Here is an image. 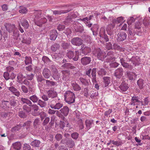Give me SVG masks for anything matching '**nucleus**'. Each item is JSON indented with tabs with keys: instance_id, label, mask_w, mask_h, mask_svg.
I'll use <instances>...</instances> for the list:
<instances>
[{
	"instance_id": "obj_1",
	"label": "nucleus",
	"mask_w": 150,
	"mask_h": 150,
	"mask_svg": "<svg viewBox=\"0 0 150 150\" xmlns=\"http://www.w3.org/2000/svg\"><path fill=\"white\" fill-rule=\"evenodd\" d=\"M123 17L121 16L117 18L116 19H113L112 20V24H110L108 25V27L106 28V31H107L108 34L110 35H111L112 34V31H111V30L115 27V23H120L123 22Z\"/></svg>"
},
{
	"instance_id": "obj_2",
	"label": "nucleus",
	"mask_w": 150,
	"mask_h": 150,
	"mask_svg": "<svg viewBox=\"0 0 150 150\" xmlns=\"http://www.w3.org/2000/svg\"><path fill=\"white\" fill-rule=\"evenodd\" d=\"M64 99L66 102L69 104L74 103L75 101V95L70 91H67L64 95Z\"/></svg>"
},
{
	"instance_id": "obj_3",
	"label": "nucleus",
	"mask_w": 150,
	"mask_h": 150,
	"mask_svg": "<svg viewBox=\"0 0 150 150\" xmlns=\"http://www.w3.org/2000/svg\"><path fill=\"white\" fill-rule=\"evenodd\" d=\"M48 105L51 108L54 110H59L62 108L63 104L60 102L57 103L55 99L50 100L48 103Z\"/></svg>"
},
{
	"instance_id": "obj_4",
	"label": "nucleus",
	"mask_w": 150,
	"mask_h": 150,
	"mask_svg": "<svg viewBox=\"0 0 150 150\" xmlns=\"http://www.w3.org/2000/svg\"><path fill=\"white\" fill-rule=\"evenodd\" d=\"M93 55L99 60H102L104 57V52L99 48H94L92 52Z\"/></svg>"
},
{
	"instance_id": "obj_5",
	"label": "nucleus",
	"mask_w": 150,
	"mask_h": 150,
	"mask_svg": "<svg viewBox=\"0 0 150 150\" xmlns=\"http://www.w3.org/2000/svg\"><path fill=\"white\" fill-rule=\"evenodd\" d=\"M80 51V55L84 56L90 53L91 51V49L90 47L85 46L84 44H83L81 46V48Z\"/></svg>"
},
{
	"instance_id": "obj_6",
	"label": "nucleus",
	"mask_w": 150,
	"mask_h": 150,
	"mask_svg": "<svg viewBox=\"0 0 150 150\" xmlns=\"http://www.w3.org/2000/svg\"><path fill=\"white\" fill-rule=\"evenodd\" d=\"M66 7H68V9L66 10H61L60 11L55 10L53 11V14L55 15H61L62 14L67 13L71 11L73 9L72 8V6L71 5H69L68 6H65Z\"/></svg>"
},
{
	"instance_id": "obj_7",
	"label": "nucleus",
	"mask_w": 150,
	"mask_h": 150,
	"mask_svg": "<svg viewBox=\"0 0 150 150\" xmlns=\"http://www.w3.org/2000/svg\"><path fill=\"white\" fill-rule=\"evenodd\" d=\"M71 42L73 45L79 46L82 45L83 40L79 37H75L71 40Z\"/></svg>"
},
{
	"instance_id": "obj_8",
	"label": "nucleus",
	"mask_w": 150,
	"mask_h": 150,
	"mask_svg": "<svg viewBox=\"0 0 150 150\" xmlns=\"http://www.w3.org/2000/svg\"><path fill=\"white\" fill-rule=\"evenodd\" d=\"M123 69L122 67H120L115 70L114 75L116 78L120 79L123 75Z\"/></svg>"
},
{
	"instance_id": "obj_9",
	"label": "nucleus",
	"mask_w": 150,
	"mask_h": 150,
	"mask_svg": "<svg viewBox=\"0 0 150 150\" xmlns=\"http://www.w3.org/2000/svg\"><path fill=\"white\" fill-rule=\"evenodd\" d=\"M91 61V57L84 56L81 59V63L83 66L89 64Z\"/></svg>"
},
{
	"instance_id": "obj_10",
	"label": "nucleus",
	"mask_w": 150,
	"mask_h": 150,
	"mask_svg": "<svg viewBox=\"0 0 150 150\" xmlns=\"http://www.w3.org/2000/svg\"><path fill=\"white\" fill-rule=\"evenodd\" d=\"M42 74L44 77L46 79H49L51 75L50 70L46 68L43 70Z\"/></svg>"
},
{
	"instance_id": "obj_11",
	"label": "nucleus",
	"mask_w": 150,
	"mask_h": 150,
	"mask_svg": "<svg viewBox=\"0 0 150 150\" xmlns=\"http://www.w3.org/2000/svg\"><path fill=\"white\" fill-rule=\"evenodd\" d=\"M77 65V63H76L74 65L72 64L69 63H67L64 64L63 65V67L67 69H70L74 70H75L76 67Z\"/></svg>"
},
{
	"instance_id": "obj_12",
	"label": "nucleus",
	"mask_w": 150,
	"mask_h": 150,
	"mask_svg": "<svg viewBox=\"0 0 150 150\" xmlns=\"http://www.w3.org/2000/svg\"><path fill=\"white\" fill-rule=\"evenodd\" d=\"M127 35L123 32H120L117 34V40L119 41H122L126 39Z\"/></svg>"
},
{
	"instance_id": "obj_13",
	"label": "nucleus",
	"mask_w": 150,
	"mask_h": 150,
	"mask_svg": "<svg viewBox=\"0 0 150 150\" xmlns=\"http://www.w3.org/2000/svg\"><path fill=\"white\" fill-rule=\"evenodd\" d=\"M5 26L7 31L9 33H11L14 30V29L16 28L15 25H11L9 23H6Z\"/></svg>"
},
{
	"instance_id": "obj_14",
	"label": "nucleus",
	"mask_w": 150,
	"mask_h": 150,
	"mask_svg": "<svg viewBox=\"0 0 150 150\" xmlns=\"http://www.w3.org/2000/svg\"><path fill=\"white\" fill-rule=\"evenodd\" d=\"M58 33L55 30H51L50 34V38L51 40H55L57 37Z\"/></svg>"
},
{
	"instance_id": "obj_15",
	"label": "nucleus",
	"mask_w": 150,
	"mask_h": 150,
	"mask_svg": "<svg viewBox=\"0 0 150 150\" xmlns=\"http://www.w3.org/2000/svg\"><path fill=\"white\" fill-rule=\"evenodd\" d=\"M47 94L49 98H54L57 96V92L54 91L49 90L47 92Z\"/></svg>"
},
{
	"instance_id": "obj_16",
	"label": "nucleus",
	"mask_w": 150,
	"mask_h": 150,
	"mask_svg": "<svg viewBox=\"0 0 150 150\" xmlns=\"http://www.w3.org/2000/svg\"><path fill=\"white\" fill-rule=\"evenodd\" d=\"M103 79L104 83L103 86L104 87H106L110 83V77L109 76H105L103 77Z\"/></svg>"
},
{
	"instance_id": "obj_17",
	"label": "nucleus",
	"mask_w": 150,
	"mask_h": 150,
	"mask_svg": "<svg viewBox=\"0 0 150 150\" xmlns=\"http://www.w3.org/2000/svg\"><path fill=\"white\" fill-rule=\"evenodd\" d=\"M66 145L70 148H73L75 146V143L71 138L66 139Z\"/></svg>"
},
{
	"instance_id": "obj_18",
	"label": "nucleus",
	"mask_w": 150,
	"mask_h": 150,
	"mask_svg": "<svg viewBox=\"0 0 150 150\" xmlns=\"http://www.w3.org/2000/svg\"><path fill=\"white\" fill-rule=\"evenodd\" d=\"M134 31L135 33L139 35L141 33V24L139 22H138L135 24L134 27Z\"/></svg>"
},
{
	"instance_id": "obj_19",
	"label": "nucleus",
	"mask_w": 150,
	"mask_h": 150,
	"mask_svg": "<svg viewBox=\"0 0 150 150\" xmlns=\"http://www.w3.org/2000/svg\"><path fill=\"white\" fill-rule=\"evenodd\" d=\"M119 88L122 91H125L129 87L127 84L124 81H122L121 85L119 86Z\"/></svg>"
},
{
	"instance_id": "obj_20",
	"label": "nucleus",
	"mask_w": 150,
	"mask_h": 150,
	"mask_svg": "<svg viewBox=\"0 0 150 150\" xmlns=\"http://www.w3.org/2000/svg\"><path fill=\"white\" fill-rule=\"evenodd\" d=\"M69 109L67 106H64L63 108L61 109L59 111L61 113L63 114L64 116H66L69 113Z\"/></svg>"
},
{
	"instance_id": "obj_21",
	"label": "nucleus",
	"mask_w": 150,
	"mask_h": 150,
	"mask_svg": "<svg viewBox=\"0 0 150 150\" xmlns=\"http://www.w3.org/2000/svg\"><path fill=\"white\" fill-rule=\"evenodd\" d=\"M14 70V68L12 67H8L7 69V71H9L10 73V79L12 80L14 79L16 76V74L11 71H13Z\"/></svg>"
},
{
	"instance_id": "obj_22",
	"label": "nucleus",
	"mask_w": 150,
	"mask_h": 150,
	"mask_svg": "<svg viewBox=\"0 0 150 150\" xmlns=\"http://www.w3.org/2000/svg\"><path fill=\"white\" fill-rule=\"evenodd\" d=\"M47 20L46 18H41L39 21V22L35 21V24L40 27H41L42 24H44L46 22Z\"/></svg>"
},
{
	"instance_id": "obj_23",
	"label": "nucleus",
	"mask_w": 150,
	"mask_h": 150,
	"mask_svg": "<svg viewBox=\"0 0 150 150\" xmlns=\"http://www.w3.org/2000/svg\"><path fill=\"white\" fill-rule=\"evenodd\" d=\"M45 81V87H50L56 85V82L54 81L47 79H46Z\"/></svg>"
},
{
	"instance_id": "obj_24",
	"label": "nucleus",
	"mask_w": 150,
	"mask_h": 150,
	"mask_svg": "<svg viewBox=\"0 0 150 150\" xmlns=\"http://www.w3.org/2000/svg\"><path fill=\"white\" fill-rule=\"evenodd\" d=\"M12 147L16 150H19L21 148V145L19 142H16L12 144Z\"/></svg>"
},
{
	"instance_id": "obj_25",
	"label": "nucleus",
	"mask_w": 150,
	"mask_h": 150,
	"mask_svg": "<svg viewBox=\"0 0 150 150\" xmlns=\"http://www.w3.org/2000/svg\"><path fill=\"white\" fill-rule=\"evenodd\" d=\"M59 48L60 45L59 44L55 43L51 46V50L52 51L54 52L59 50Z\"/></svg>"
},
{
	"instance_id": "obj_26",
	"label": "nucleus",
	"mask_w": 150,
	"mask_h": 150,
	"mask_svg": "<svg viewBox=\"0 0 150 150\" xmlns=\"http://www.w3.org/2000/svg\"><path fill=\"white\" fill-rule=\"evenodd\" d=\"M131 102L130 103V105H136V103L139 102L140 101L139 100V98L138 96H133L131 99Z\"/></svg>"
},
{
	"instance_id": "obj_27",
	"label": "nucleus",
	"mask_w": 150,
	"mask_h": 150,
	"mask_svg": "<svg viewBox=\"0 0 150 150\" xmlns=\"http://www.w3.org/2000/svg\"><path fill=\"white\" fill-rule=\"evenodd\" d=\"M87 129L89 130L92 127V124L93 123V120H87L85 122Z\"/></svg>"
},
{
	"instance_id": "obj_28",
	"label": "nucleus",
	"mask_w": 150,
	"mask_h": 150,
	"mask_svg": "<svg viewBox=\"0 0 150 150\" xmlns=\"http://www.w3.org/2000/svg\"><path fill=\"white\" fill-rule=\"evenodd\" d=\"M66 55L69 59H73V58H74V53L71 50H67Z\"/></svg>"
},
{
	"instance_id": "obj_29",
	"label": "nucleus",
	"mask_w": 150,
	"mask_h": 150,
	"mask_svg": "<svg viewBox=\"0 0 150 150\" xmlns=\"http://www.w3.org/2000/svg\"><path fill=\"white\" fill-rule=\"evenodd\" d=\"M37 81L39 84L43 81H45L46 79L43 76L40 74L36 75V76Z\"/></svg>"
},
{
	"instance_id": "obj_30",
	"label": "nucleus",
	"mask_w": 150,
	"mask_h": 150,
	"mask_svg": "<svg viewBox=\"0 0 150 150\" xmlns=\"http://www.w3.org/2000/svg\"><path fill=\"white\" fill-rule=\"evenodd\" d=\"M61 46L62 48L64 50H67L70 47L69 43L66 42L64 41L61 42Z\"/></svg>"
},
{
	"instance_id": "obj_31",
	"label": "nucleus",
	"mask_w": 150,
	"mask_h": 150,
	"mask_svg": "<svg viewBox=\"0 0 150 150\" xmlns=\"http://www.w3.org/2000/svg\"><path fill=\"white\" fill-rule=\"evenodd\" d=\"M73 89L76 91H79L81 90V87L76 82H74L71 83Z\"/></svg>"
},
{
	"instance_id": "obj_32",
	"label": "nucleus",
	"mask_w": 150,
	"mask_h": 150,
	"mask_svg": "<svg viewBox=\"0 0 150 150\" xmlns=\"http://www.w3.org/2000/svg\"><path fill=\"white\" fill-rule=\"evenodd\" d=\"M32 122L31 121H28L23 123V127H25L26 129L29 130L30 128Z\"/></svg>"
},
{
	"instance_id": "obj_33",
	"label": "nucleus",
	"mask_w": 150,
	"mask_h": 150,
	"mask_svg": "<svg viewBox=\"0 0 150 150\" xmlns=\"http://www.w3.org/2000/svg\"><path fill=\"white\" fill-rule=\"evenodd\" d=\"M26 77L23 76L22 74L19 73L17 75V82L19 83H21V82L22 81L23 78H26Z\"/></svg>"
},
{
	"instance_id": "obj_34",
	"label": "nucleus",
	"mask_w": 150,
	"mask_h": 150,
	"mask_svg": "<svg viewBox=\"0 0 150 150\" xmlns=\"http://www.w3.org/2000/svg\"><path fill=\"white\" fill-rule=\"evenodd\" d=\"M21 100L23 104L25 103L27 105H31L32 104V102L30 100L27 98H21Z\"/></svg>"
},
{
	"instance_id": "obj_35",
	"label": "nucleus",
	"mask_w": 150,
	"mask_h": 150,
	"mask_svg": "<svg viewBox=\"0 0 150 150\" xmlns=\"http://www.w3.org/2000/svg\"><path fill=\"white\" fill-rule=\"evenodd\" d=\"M52 77L56 81H59L61 79V75L59 72L52 74Z\"/></svg>"
},
{
	"instance_id": "obj_36",
	"label": "nucleus",
	"mask_w": 150,
	"mask_h": 150,
	"mask_svg": "<svg viewBox=\"0 0 150 150\" xmlns=\"http://www.w3.org/2000/svg\"><path fill=\"white\" fill-rule=\"evenodd\" d=\"M30 100L33 103H37L39 100L38 97L35 94L32 95L29 97Z\"/></svg>"
},
{
	"instance_id": "obj_37",
	"label": "nucleus",
	"mask_w": 150,
	"mask_h": 150,
	"mask_svg": "<svg viewBox=\"0 0 150 150\" xmlns=\"http://www.w3.org/2000/svg\"><path fill=\"white\" fill-rule=\"evenodd\" d=\"M40 143V141L35 139L32 141L31 142L30 144L31 146L34 147H39Z\"/></svg>"
},
{
	"instance_id": "obj_38",
	"label": "nucleus",
	"mask_w": 150,
	"mask_h": 150,
	"mask_svg": "<svg viewBox=\"0 0 150 150\" xmlns=\"http://www.w3.org/2000/svg\"><path fill=\"white\" fill-rule=\"evenodd\" d=\"M31 105H25L23 106V109L27 113H29L31 110Z\"/></svg>"
},
{
	"instance_id": "obj_39",
	"label": "nucleus",
	"mask_w": 150,
	"mask_h": 150,
	"mask_svg": "<svg viewBox=\"0 0 150 150\" xmlns=\"http://www.w3.org/2000/svg\"><path fill=\"white\" fill-rule=\"evenodd\" d=\"M61 72L63 76L62 79L64 80H66V77L68 76L70 74V72L68 70H62L61 71Z\"/></svg>"
},
{
	"instance_id": "obj_40",
	"label": "nucleus",
	"mask_w": 150,
	"mask_h": 150,
	"mask_svg": "<svg viewBox=\"0 0 150 150\" xmlns=\"http://www.w3.org/2000/svg\"><path fill=\"white\" fill-rule=\"evenodd\" d=\"M10 103L11 108L14 107L18 105V101L17 100L11 99L10 100Z\"/></svg>"
},
{
	"instance_id": "obj_41",
	"label": "nucleus",
	"mask_w": 150,
	"mask_h": 150,
	"mask_svg": "<svg viewBox=\"0 0 150 150\" xmlns=\"http://www.w3.org/2000/svg\"><path fill=\"white\" fill-rule=\"evenodd\" d=\"M31 38L29 37L28 38L27 36L24 37L21 42L23 43L29 44L31 42Z\"/></svg>"
},
{
	"instance_id": "obj_42",
	"label": "nucleus",
	"mask_w": 150,
	"mask_h": 150,
	"mask_svg": "<svg viewBox=\"0 0 150 150\" xmlns=\"http://www.w3.org/2000/svg\"><path fill=\"white\" fill-rule=\"evenodd\" d=\"M79 81L83 84L86 86H88L89 85V82L88 80L86 79L85 78L80 77L79 78Z\"/></svg>"
},
{
	"instance_id": "obj_43",
	"label": "nucleus",
	"mask_w": 150,
	"mask_h": 150,
	"mask_svg": "<svg viewBox=\"0 0 150 150\" xmlns=\"http://www.w3.org/2000/svg\"><path fill=\"white\" fill-rule=\"evenodd\" d=\"M121 65L125 68L126 69H128L131 70L132 69V66L131 65H130L129 63L125 62L122 63Z\"/></svg>"
},
{
	"instance_id": "obj_44",
	"label": "nucleus",
	"mask_w": 150,
	"mask_h": 150,
	"mask_svg": "<svg viewBox=\"0 0 150 150\" xmlns=\"http://www.w3.org/2000/svg\"><path fill=\"white\" fill-rule=\"evenodd\" d=\"M37 103H38V105L42 108L45 107L47 104L45 102L40 99L39 100Z\"/></svg>"
},
{
	"instance_id": "obj_45",
	"label": "nucleus",
	"mask_w": 150,
	"mask_h": 150,
	"mask_svg": "<svg viewBox=\"0 0 150 150\" xmlns=\"http://www.w3.org/2000/svg\"><path fill=\"white\" fill-rule=\"evenodd\" d=\"M21 25L25 28L27 29L29 26L28 21L24 19L21 23Z\"/></svg>"
},
{
	"instance_id": "obj_46",
	"label": "nucleus",
	"mask_w": 150,
	"mask_h": 150,
	"mask_svg": "<svg viewBox=\"0 0 150 150\" xmlns=\"http://www.w3.org/2000/svg\"><path fill=\"white\" fill-rule=\"evenodd\" d=\"M28 91L30 94H33L35 93V89L33 84L29 85L28 86Z\"/></svg>"
},
{
	"instance_id": "obj_47",
	"label": "nucleus",
	"mask_w": 150,
	"mask_h": 150,
	"mask_svg": "<svg viewBox=\"0 0 150 150\" xmlns=\"http://www.w3.org/2000/svg\"><path fill=\"white\" fill-rule=\"evenodd\" d=\"M128 57L126 55H120L119 56V59L121 64L125 62L126 61V59H127Z\"/></svg>"
},
{
	"instance_id": "obj_48",
	"label": "nucleus",
	"mask_w": 150,
	"mask_h": 150,
	"mask_svg": "<svg viewBox=\"0 0 150 150\" xmlns=\"http://www.w3.org/2000/svg\"><path fill=\"white\" fill-rule=\"evenodd\" d=\"M2 104L5 108H10L11 107L10 105V101H2Z\"/></svg>"
},
{
	"instance_id": "obj_49",
	"label": "nucleus",
	"mask_w": 150,
	"mask_h": 150,
	"mask_svg": "<svg viewBox=\"0 0 150 150\" xmlns=\"http://www.w3.org/2000/svg\"><path fill=\"white\" fill-rule=\"evenodd\" d=\"M144 81L142 79H139L137 81V85L140 89H142L143 88L144 85Z\"/></svg>"
},
{
	"instance_id": "obj_50",
	"label": "nucleus",
	"mask_w": 150,
	"mask_h": 150,
	"mask_svg": "<svg viewBox=\"0 0 150 150\" xmlns=\"http://www.w3.org/2000/svg\"><path fill=\"white\" fill-rule=\"evenodd\" d=\"M12 32H13V35L14 37V38L17 39L18 37L19 36V31L16 28L14 29V30Z\"/></svg>"
},
{
	"instance_id": "obj_51",
	"label": "nucleus",
	"mask_w": 150,
	"mask_h": 150,
	"mask_svg": "<svg viewBox=\"0 0 150 150\" xmlns=\"http://www.w3.org/2000/svg\"><path fill=\"white\" fill-rule=\"evenodd\" d=\"M84 30L83 27L82 26H79L76 28H75L74 31L76 32H79L80 33H83Z\"/></svg>"
},
{
	"instance_id": "obj_52",
	"label": "nucleus",
	"mask_w": 150,
	"mask_h": 150,
	"mask_svg": "<svg viewBox=\"0 0 150 150\" xmlns=\"http://www.w3.org/2000/svg\"><path fill=\"white\" fill-rule=\"evenodd\" d=\"M126 74L129 80H133L134 79L133 74L129 71L126 72Z\"/></svg>"
},
{
	"instance_id": "obj_53",
	"label": "nucleus",
	"mask_w": 150,
	"mask_h": 150,
	"mask_svg": "<svg viewBox=\"0 0 150 150\" xmlns=\"http://www.w3.org/2000/svg\"><path fill=\"white\" fill-rule=\"evenodd\" d=\"M28 11V10L27 8L25 7L20 6V10L19 12L20 13H26Z\"/></svg>"
},
{
	"instance_id": "obj_54",
	"label": "nucleus",
	"mask_w": 150,
	"mask_h": 150,
	"mask_svg": "<svg viewBox=\"0 0 150 150\" xmlns=\"http://www.w3.org/2000/svg\"><path fill=\"white\" fill-rule=\"evenodd\" d=\"M18 116L22 118H25L27 117V115L23 111H21L18 112Z\"/></svg>"
},
{
	"instance_id": "obj_55",
	"label": "nucleus",
	"mask_w": 150,
	"mask_h": 150,
	"mask_svg": "<svg viewBox=\"0 0 150 150\" xmlns=\"http://www.w3.org/2000/svg\"><path fill=\"white\" fill-rule=\"evenodd\" d=\"M25 63L26 65H28L30 63H32V59L30 57L26 56L25 57Z\"/></svg>"
},
{
	"instance_id": "obj_56",
	"label": "nucleus",
	"mask_w": 150,
	"mask_h": 150,
	"mask_svg": "<svg viewBox=\"0 0 150 150\" xmlns=\"http://www.w3.org/2000/svg\"><path fill=\"white\" fill-rule=\"evenodd\" d=\"M106 73V71L103 68H101L98 71V74L101 76L105 75Z\"/></svg>"
},
{
	"instance_id": "obj_57",
	"label": "nucleus",
	"mask_w": 150,
	"mask_h": 150,
	"mask_svg": "<svg viewBox=\"0 0 150 150\" xmlns=\"http://www.w3.org/2000/svg\"><path fill=\"white\" fill-rule=\"evenodd\" d=\"M31 109L33 110L34 114L36 113V112L39 110V107L38 106L36 105H31Z\"/></svg>"
},
{
	"instance_id": "obj_58",
	"label": "nucleus",
	"mask_w": 150,
	"mask_h": 150,
	"mask_svg": "<svg viewBox=\"0 0 150 150\" xmlns=\"http://www.w3.org/2000/svg\"><path fill=\"white\" fill-rule=\"evenodd\" d=\"M21 90L23 93H26L28 92V88L25 85H22L21 86Z\"/></svg>"
},
{
	"instance_id": "obj_59",
	"label": "nucleus",
	"mask_w": 150,
	"mask_h": 150,
	"mask_svg": "<svg viewBox=\"0 0 150 150\" xmlns=\"http://www.w3.org/2000/svg\"><path fill=\"white\" fill-rule=\"evenodd\" d=\"M23 150H33V149H31L30 146L29 145L27 144H25L23 147Z\"/></svg>"
},
{
	"instance_id": "obj_60",
	"label": "nucleus",
	"mask_w": 150,
	"mask_h": 150,
	"mask_svg": "<svg viewBox=\"0 0 150 150\" xmlns=\"http://www.w3.org/2000/svg\"><path fill=\"white\" fill-rule=\"evenodd\" d=\"M79 134L76 132H74L71 134V137L74 139L77 140L79 137Z\"/></svg>"
},
{
	"instance_id": "obj_61",
	"label": "nucleus",
	"mask_w": 150,
	"mask_h": 150,
	"mask_svg": "<svg viewBox=\"0 0 150 150\" xmlns=\"http://www.w3.org/2000/svg\"><path fill=\"white\" fill-rule=\"evenodd\" d=\"M128 32V35L129 36H133L135 34L134 29L133 30L131 28H129Z\"/></svg>"
},
{
	"instance_id": "obj_62",
	"label": "nucleus",
	"mask_w": 150,
	"mask_h": 150,
	"mask_svg": "<svg viewBox=\"0 0 150 150\" xmlns=\"http://www.w3.org/2000/svg\"><path fill=\"white\" fill-rule=\"evenodd\" d=\"M76 54L74 57V58H73V60L74 61H77L79 58V52L78 51H75Z\"/></svg>"
},
{
	"instance_id": "obj_63",
	"label": "nucleus",
	"mask_w": 150,
	"mask_h": 150,
	"mask_svg": "<svg viewBox=\"0 0 150 150\" xmlns=\"http://www.w3.org/2000/svg\"><path fill=\"white\" fill-rule=\"evenodd\" d=\"M50 120V118L49 117H46L42 123V125L44 126H45L49 123Z\"/></svg>"
},
{
	"instance_id": "obj_64",
	"label": "nucleus",
	"mask_w": 150,
	"mask_h": 150,
	"mask_svg": "<svg viewBox=\"0 0 150 150\" xmlns=\"http://www.w3.org/2000/svg\"><path fill=\"white\" fill-rule=\"evenodd\" d=\"M62 136L61 134L57 133L55 135V139L57 141H59L62 139Z\"/></svg>"
}]
</instances>
